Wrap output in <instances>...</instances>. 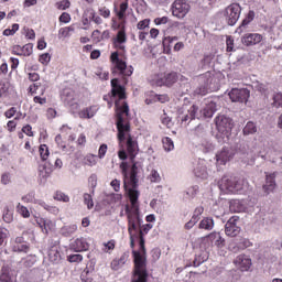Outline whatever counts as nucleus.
Segmentation results:
<instances>
[{
    "label": "nucleus",
    "instance_id": "f257e3e1",
    "mask_svg": "<svg viewBox=\"0 0 282 282\" xmlns=\"http://www.w3.org/2000/svg\"><path fill=\"white\" fill-rule=\"evenodd\" d=\"M116 109H117V131H118V140L119 144H122L124 140H127V151L128 155L130 158V162H133L135 160V155H138V141H134L131 137V123L122 115L124 113L127 117H129V104L127 101H123L122 105L118 101L115 102Z\"/></svg>",
    "mask_w": 282,
    "mask_h": 282
},
{
    "label": "nucleus",
    "instance_id": "f03ea898",
    "mask_svg": "<svg viewBox=\"0 0 282 282\" xmlns=\"http://www.w3.org/2000/svg\"><path fill=\"white\" fill-rule=\"evenodd\" d=\"M135 239L139 240V249L140 251L132 250L133 259H134V274L137 275V280L132 282H147L149 279V273L147 272V248L144 247V237L142 230H139V235L131 234L130 236V248H135Z\"/></svg>",
    "mask_w": 282,
    "mask_h": 282
},
{
    "label": "nucleus",
    "instance_id": "7ed1b4c3",
    "mask_svg": "<svg viewBox=\"0 0 282 282\" xmlns=\"http://www.w3.org/2000/svg\"><path fill=\"white\" fill-rule=\"evenodd\" d=\"M247 184L248 182L245 178L225 175L219 181V188L220 191H225V193L236 194L241 193V191L246 188Z\"/></svg>",
    "mask_w": 282,
    "mask_h": 282
},
{
    "label": "nucleus",
    "instance_id": "20e7f679",
    "mask_svg": "<svg viewBox=\"0 0 282 282\" xmlns=\"http://www.w3.org/2000/svg\"><path fill=\"white\" fill-rule=\"evenodd\" d=\"M215 74L206 72L200 76V85L194 90L195 96H206L216 89Z\"/></svg>",
    "mask_w": 282,
    "mask_h": 282
},
{
    "label": "nucleus",
    "instance_id": "39448f33",
    "mask_svg": "<svg viewBox=\"0 0 282 282\" xmlns=\"http://www.w3.org/2000/svg\"><path fill=\"white\" fill-rule=\"evenodd\" d=\"M225 21L229 25H236L241 17V6L239 3H231L225 9Z\"/></svg>",
    "mask_w": 282,
    "mask_h": 282
},
{
    "label": "nucleus",
    "instance_id": "423d86ee",
    "mask_svg": "<svg viewBox=\"0 0 282 282\" xmlns=\"http://www.w3.org/2000/svg\"><path fill=\"white\" fill-rule=\"evenodd\" d=\"M215 122L218 133H221L223 135H226V138H228V135H230V132L232 131V127H235V124L232 123V119L224 115H219L218 117H216Z\"/></svg>",
    "mask_w": 282,
    "mask_h": 282
},
{
    "label": "nucleus",
    "instance_id": "0eeeda50",
    "mask_svg": "<svg viewBox=\"0 0 282 282\" xmlns=\"http://www.w3.org/2000/svg\"><path fill=\"white\" fill-rule=\"evenodd\" d=\"M110 61L115 64L121 76H131L133 74V66L127 68V62L120 59L118 52H113L110 56Z\"/></svg>",
    "mask_w": 282,
    "mask_h": 282
},
{
    "label": "nucleus",
    "instance_id": "6e6552de",
    "mask_svg": "<svg viewBox=\"0 0 282 282\" xmlns=\"http://www.w3.org/2000/svg\"><path fill=\"white\" fill-rule=\"evenodd\" d=\"M203 243H205L207 248H213L214 246H216V248H224V246H226V239L221 237L220 232L214 231L203 238Z\"/></svg>",
    "mask_w": 282,
    "mask_h": 282
},
{
    "label": "nucleus",
    "instance_id": "1a4fd4ad",
    "mask_svg": "<svg viewBox=\"0 0 282 282\" xmlns=\"http://www.w3.org/2000/svg\"><path fill=\"white\" fill-rule=\"evenodd\" d=\"M55 169H62L63 166V161H61V159H57L55 162L52 161V159H50L45 164L40 165L39 166V173H40V177H43L44 180L46 177H50V175H52V171H54V166Z\"/></svg>",
    "mask_w": 282,
    "mask_h": 282
},
{
    "label": "nucleus",
    "instance_id": "9d476101",
    "mask_svg": "<svg viewBox=\"0 0 282 282\" xmlns=\"http://www.w3.org/2000/svg\"><path fill=\"white\" fill-rule=\"evenodd\" d=\"M231 102H248L250 90L248 88H232L229 91Z\"/></svg>",
    "mask_w": 282,
    "mask_h": 282
},
{
    "label": "nucleus",
    "instance_id": "9b49d317",
    "mask_svg": "<svg viewBox=\"0 0 282 282\" xmlns=\"http://www.w3.org/2000/svg\"><path fill=\"white\" fill-rule=\"evenodd\" d=\"M62 101L67 107L78 109V102H76V93L72 88H65L61 94Z\"/></svg>",
    "mask_w": 282,
    "mask_h": 282
},
{
    "label": "nucleus",
    "instance_id": "f8f14e48",
    "mask_svg": "<svg viewBox=\"0 0 282 282\" xmlns=\"http://www.w3.org/2000/svg\"><path fill=\"white\" fill-rule=\"evenodd\" d=\"M232 158H235V149L225 147L221 149V151H219L216 154V162L217 164H220L224 166L228 164V162H230Z\"/></svg>",
    "mask_w": 282,
    "mask_h": 282
},
{
    "label": "nucleus",
    "instance_id": "ddd939ff",
    "mask_svg": "<svg viewBox=\"0 0 282 282\" xmlns=\"http://www.w3.org/2000/svg\"><path fill=\"white\" fill-rule=\"evenodd\" d=\"M237 221H239L238 216H232L225 225V234L227 237H237L239 232H241V227L237 226Z\"/></svg>",
    "mask_w": 282,
    "mask_h": 282
},
{
    "label": "nucleus",
    "instance_id": "4468645a",
    "mask_svg": "<svg viewBox=\"0 0 282 282\" xmlns=\"http://www.w3.org/2000/svg\"><path fill=\"white\" fill-rule=\"evenodd\" d=\"M263 41V35L259 33H246L241 37L242 45L246 47H252V45H259Z\"/></svg>",
    "mask_w": 282,
    "mask_h": 282
},
{
    "label": "nucleus",
    "instance_id": "2eb2a0df",
    "mask_svg": "<svg viewBox=\"0 0 282 282\" xmlns=\"http://www.w3.org/2000/svg\"><path fill=\"white\" fill-rule=\"evenodd\" d=\"M234 263L241 272H248L250 268H252V259L246 254H240L238 256L235 260Z\"/></svg>",
    "mask_w": 282,
    "mask_h": 282
},
{
    "label": "nucleus",
    "instance_id": "dca6fc26",
    "mask_svg": "<svg viewBox=\"0 0 282 282\" xmlns=\"http://www.w3.org/2000/svg\"><path fill=\"white\" fill-rule=\"evenodd\" d=\"M111 94L115 98L116 96H119V100L127 99V91L124 86L120 85V80L118 78L111 79Z\"/></svg>",
    "mask_w": 282,
    "mask_h": 282
},
{
    "label": "nucleus",
    "instance_id": "f3484780",
    "mask_svg": "<svg viewBox=\"0 0 282 282\" xmlns=\"http://www.w3.org/2000/svg\"><path fill=\"white\" fill-rule=\"evenodd\" d=\"M69 248L74 252H87L89 250V242L85 238H77L69 243Z\"/></svg>",
    "mask_w": 282,
    "mask_h": 282
},
{
    "label": "nucleus",
    "instance_id": "a211bd4d",
    "mask_svg": "<svg viewBox=\"0 0 282 282\" xmlns=\"http://www.w3.org/2000/svg\"><path fill=\"white\" fill-rule=\"evenodd\" d=\"M174 83H177V74L176 73H170L166 75L165 79H155L153 80L152 85H155L156 87H162V85H166L167 87H171Z\"/></svg>",
    "mask_w": 282,
    "mask_h": 282
},
{
    "label": "nucleus",
    "instance_id": "6ab92c4d",
    "mask_svg": "<svg viewBox=\"0 0 282 282\" xmlns=\"http://www.w3.org/2000/svg\"><path fill=\"white\" fill-rule=\"evenodd\" d=\"M131 170H130V184L131 186H133V188H138V182H140V180H138V169L141 167L140 163L135 162V159H133V162Z\"/></svg>",
    "mask_w": 282,
    "mask_h": 282
},
{
    "label": "nucleus",
    "instance_id": "aec40b11",
    "mask_svg": "<svg viewBox=\"0 0 282 282\" xmlns=\"http://www.w3.org/2000/svg\"><path fill=\"white\" fill-rule=\"evenodd\" d=\"M132 188H127V182H124V188L126 191H128V195L131 202V206L132 208H138V199L140 197V192L138 191V187H133V185H131Z\"/></svg>",
    "mask_w": 282,
    "mask_h": 282
},
{
    "label": "nucleus",
    "instance_id": "412c9836",
    "mask_svg": "<svg viewBox=\"0 0 282 282\" xmlns=\"http://www.w3.org/2000/svg\"><path fill=\"white\" fill-rule=\"evenodd\" d=\"M203 214H204V207L203 206L196 207L192 216V219L187 224H185V228H187V230H191V228H193V226H195V224H197V221L202 219Z\"/></svg>",
    "mask_w": 282,
    "mask_h": 282
},
{
    "label": "nucleus",
    "instance_id": "4be33fe9",
    "mask_svg": "<svg viewBox=\"0 0 282 282\" xmlns=\"http://www.w3.org/2000/svg\"><path fill=\"white\" fill-rule=\"evenodd\" d=\"M176 36H169L163 40V52L164 54H171V48L173 47L174 52H177V43L173 44V41H176Z\"/></svg>",
    "mask_w": 282,
    "mask_h": 282
},
{
    "label": "nucleus",
    "instance_id": "5701e85b",
    "mask_svg": "<svg viewBox=\"0 0 282 282\" xmlns=\"http://www.w3.org/2000/svg\"><path fill=\"white\" fill-rule=\"evenodd\" d=\"M135 219H138V216L131 217L128 214V232L131 237V235H140V230H142V228H138V224L135 223Z\"/></svg>",
    "mask_w": 282,
    "mask_h": 282
},
{
    "label": "nucleus",
    "instance_id": "b1692460",
    "mask_svg": "<svg viewBox=\"0 0 282 282\" xmlns=\"http://www.w3.org/2000/svg\"><path fill=\"white\" fill-rule=\"evenodd\" d=\"M1 282H17V276L10 273V267L3 265L0 274Z\"/></svg>",
    "mask_w": 282,
    "mask_h": 282
},
{
    "label": "nucleus",
    "instance_id": "393cba45",
    "mask_svg": "<svg viewBox=\"0 0 282 282\" xmlns=\"http://www.w3.org/2000/svg\"><path fill=\"white\" fill-rule=\"evenodd\" d=\"M177 6V19H184L185 14H188L191 10V4L184 0H178Z\"/></svg>",
    "mask_w": 282,
    "mask_h": 282
},
{
    "label": "nucleus",
    "instance_id": "a878e982",
    "mask_svg": "<svg viewBox=\"0 0 282 282\" xmlns=\"http://www.w3.org/2000/svg\"><path fill=\"white\" fill-rule=\"evenodd\" d=\"M119 32L117 33V37L113 39V43H127V33L124 32V24L121 23L118 25Z\"/></svg>",
    "mask_w": 282,
    "mask_h": 282
},
{
    "label": "nucleus",
    "instance_id": "bb28decb",
    "mask_svg": "<svg viewBox=\"0 0 282 282\" xmlns=\"http://www.w3.org/2000/svg\"><path fill=\"white\" fill-rule=\"evenodd\" d=\"M274 174L267 175L265 185L263 186L265 193H272L274 191L276 183L274 182Z\"/></svg>",
    "mask_w": 282,
    "mask_h": 282
},
{
    "label": "nucleus",
    "instance_id": "cd10ccee",
    "mask_svg": "<svg viewBox=\"0 0 282 282\" xmlns=\"http://www.w3.org/2000/svg\"><path fill=\"white\" fill-rule=\"evenodd\" d=\"M96 111H98V108L96 106H91L89 108H85L79 112L80 118H94L96 116Z\"/></svg>",
    "mask_w": 282,
    "mask_h": 282
},
{
    "label": "nucleus",
    "instance_id": "c85d7f7f",
    "mask_svg": "<svg viewBox=\"0 0 282 282\" xmlns=\"http://www.w3.org/2000/svg\"><path fill=\"white\" fill-rule=\"evenodd\" d=\"M48 260L51 261V263H58V261H61V251H58V249L56 248L50 249Z\"/></svg>",
    "mask_w": 282,
    "mask_h": 282
},
{
    "label": "nucleus",
    "instance_id": "c756f323",
    "mask_svg": "<svg viewBox=\"0 0 282 282\" xmlns=\"http://www.w3.org/2000/svg\"><path fill=\"white\" fill-rule=\"evenodd\" d=\"M243 135H252L257 133V124L252 121H248L242 130Z\"/></svg>",
    "mask_w": 282,
    "mask_h": 282
},
{
    "label": "nucleus",
    "instance_id": "7c9ffc66",
    "mask_svg": "<svg viewBox=\"0 0 282 282\" xmlns=\"http://www.w3.org/2000/svg\"><path fill=\"white\" fill-rule=\"evenodd\" d=\"M199 110V108L195 105H193L189 109H188V115H185L182 118V122H187V120H195V116H197V111Z\"/></svg>",
    "mask_w": 282,
    "mask_h": 282
},
{
    "label": "nucleus",
    "instance_id": "2f4dec72",
    "mask_svg": "<svg viewBox=\"0 0 282 282\" xmlns=\"http://www.w3.org/2000/svg\"><path fill=\"white\" fill-rule=\"evenodd\" d=\"M215 226V221L213 220V218H205L199 223V228H202L203 230H213Z\"/></svg>",
    "mask_w": 282,
    "mask_h": 282
},
{
    "label": "nucleus",
    "instance_id": "473e14b6",
    "mask_svg": "<svg viewBox=\"0 0 282 282\" xmlns=\"http://www.w3.org/2000/svg\"><path fill=\"white\" fill-rule=\"evenodd\" d=\"M194 175L200 177V180H206V177H208V171H206V166L198 165L196 169H194Z\"/></svg>",
    "mask_w": 282,
    "mask_h": 282
},
{
    "label": "nucleus",
    "instance_id": "72a5a7b5",
    "mask_svg": "<svg viewBox=\"0 0 282 282\" xmlns=\"http://www.w3.org/2000/svg\"><path fill=\"white\" fill-rule=\"evenodd\" d=\"M78 227L76 225L66 226L61 229V235H63V237H72V235H74Z\"/></svg>",
    "mask_w": 282,
    "mask_h": 282
},
{
    "label": "nucleus",
    "instance_id": "f704fd0d",
    "mask_svg": "<svg viewBox=\"0 0 282 282\" xmlns=\"http://www.w3.org/2000/svg\"><path fill=\"white\" fill-rule=\"evenodd\" d=\"M229 208L232 213H241V210H243V205L240 200L234 199L230 202Z\"/></svg>",
    "mask_w": 282,
    "mask_h": 282
},
{
    "label": "nucleus",
    "instance_id": "c9c22d12",
    "mask_svg": "<svg viewBox=\"0 0 282 282\" xmlns=\"http://www.w3.org/2000/svg\"><path fill=\"white\" fill-rule=\"evenodd\" d=\"M215 111V104H209L203 109V116L204 118H213Z\"/></svg>",
    "mask_w": 282,
    "mask_h": 282
},
{
    "label": "nucleus",
    "instance_id": "e433bc0d",
    "mask_svg": "<svg viewBox=\"0 0 282 282\" xmlns=\"http://www.w3.org/2000/svg\"><path fill=\"white\" fill-rule=\"evenodd\" d=\"M34 45L32 43L25 44L21 47V53H17L18 56H31Z\"/></svg>",
    "mask_w": 282,
    "mask_h": 282
},
{
    "label": "nucleus",
    "instance_id": "4c0bfd02",
    "mask_svg": "<svg viewBox=\"0 0 282 282\" xmlns=\"http://www.w3.org/2000/svg\"><path fill=\"white\" fill-rule=\"evenodd\" d=\"M129 8V2H122L120 4V10L117 12V17L120 21H122L124 19V14L127 13V10Z\"/></svg>",
    "mask_w": 282,
    "mask_h": 282
},
{
    "label": "nucleus",
    "instance_id": "58836bf2",
    "mask_svg": "<svg viewBox=\"0 0 282 282\" xmlns=\"http://www.w3.org/2000/svg\"><path fill=\"white\" fill-rule=\"evenodd\" d=\"M13 252H29L30 251V243H22V245H13L12 247Z\"/></svg>",
    "mask_w": 282,
    "mask_h": 282
},
{
    "label": "nucleus",
    "instance_id": "ea45409f",
    "mask_svg": "<svg viewBox=\"0 0 282 282\" xmlns=\"http://www.w3.org/2000/svg\"><path fill=\"white\" fill-rule=\"evenodd\" d=\"M40 156L42 162H45L47 158H50V149L47 148V145L45 144L40 145Z\"/></svg>",
    "mask_w": 282,
    "mask_h": 282
},
{
    "label": "nucleus",
    "instance_id": "a19ab883",
    "mask_svg": "<svg viewBox=\"0 0 282 282\" xmlns=\"http://www.w3.org/2000/svg\"><path fill=\"white\" fill-rule=\"evenodd\" d=\"M250 20H247L246 18L242 20L241 24L236 29V34H239V36H241V34H243V32H246V29L248 28V25H250Z\"/></svg>",
    "mask_w": 282,
    "mask_h": 282
},
{
    "label": "nucleus",
    "instance_id": "79ce46f5",
    "mask_svg": "<svg viewBox=\"0 0 282 282\" xmlns=\"http://www.w3.org/2000/svg\"><path fill=\"white\" fill-rule=\"evenodd\" d=\"M163 149H165V151H173V149H175V145L173 144V140H171V138L166 137L163 139Z\"/></svg>",
    "mask_w": 282,
    "mask_h": 282
},
{
    "label": "nucleus",
    "instance_id": "37998d69",
    "mask_svg": "<svg viewBox=\"0 0 282 282\" xmlns=\"http://www.w3.org/2000/svg\"><path fill=\"white\" fill-rule=\"evenodd\" d=\"M84 204H86L88 210H91V208H94V198L91 197V194H84Z\"/></svg>",
    "mask_w": 282,
    "mask_h": 282
},
{
    "label": "nucleus",
    "instance_id": "c03bdc74",
    "mask_svg": "<svg viewBox=\"0 0 282 282\" xmlns=\"http://www.w3.org/2000/svg\"><path fill=\"white\" fill-rule=\"evenodd\" d=\"M226 52H235V39L231 35L226 37Z\"/></svg>",
    "mask_w": 282,
    "mask_h": 282
},
{
    "label": "nucleus",
    "instance_id": "a18cd8bd",
    "mask_svg": "<svg viewBox=\"0 0 282 282\" xmlns=\"http://www.w3.org/2000/svg\"><path fill=\"white\" fill-rule=\"evenodd\" d=\"M252 246V242L248 238H241L238 242V248L240 250H246V248H250Z\"/></svg>",
    "mask_w": 282,
    "mask_h": 282
},
{
    "label": "nucleus",
    "instance_id": "49530a36",
    "mask_svg": "<svg viewBox=\"0 0 282 282\" xmlns=\"http://www.w3.org/2000/svg\"><path fill=\"white\" fill-rule=\"evenodd\" d=\"M149 180L150 182H154V183H160L162 177L160 176V173H158L156 170H152L150 175H149Z\"/></svg>",
    "mask_w": 282,
    "mask_h": 282
},
{
    "label": "nucleus",
    "instance_id": "de8ad7c7",
    "mask_svg": "<svg viewBox=\"0 0 282 282\" xmlns=\"http://www.w3.org/2000/svg\"><path fill=\"white\" fill-rule=\"evenodd\" d=\"M273 107H276V109H279V107L282 108V93L273 95Z\"/></svg>",
    "mask_w": 282,
    "mask_h": 282
},
{
    "label": "nucleus",
    "instance_id": "09e8293b",
    "mask_svg": "<svg viewBox=\"0 0 282 282\" xmlns=\"http://www.w3.org/2000/svg\"><path fill=\"white\" fill-rule=\"evenodd\" d=\"M88 19H91L97 25H100L102 23V19L100 17H96V12L94 10H88Z\"/></svg>",
    "mask_w": 282,
    "mask_h": 282
},
{
    "label": "nucleus",
    "instance_id": "8fccbe9b",
    "mask_svg": "<svg viewBox=\"0 0 282 282\" xmlns=\"http://www.w3.org/2000/svg\"><path fill=\"white\" fill-rule=\"evenodd\" d=\"M130 217H137L135 224L139 228H142V219L140 218V210L138 208L134 209L133 214H128Z\"/></svg>",
    "mask_w": 282,
    "mask_h": 282
},
{
    "label": "nucleus",
    "instance_id": "3c124183",
    "mask_svg": "<svg viewBox=\"0 0 282 282\" xmlns=\"http://www.w3.org/2000/svg\"><path fill=\"white\" fill-rule=\"evenodd\" d=\"M67 260L70 263H80V261H83V254H80V253L70 254V256H68Z\"/></svg>",
    "mask_w": 282,
    "mask_h": 282
},
{
    "label": "nucleus",
    "instance_id": "603ef678",
    "mask_svg": "<svg viewBox=\"0 0 282 282\" xmlns=\"http://www.w3.org/2000/svg\"><path fill=\"white\" fill-rule=\"evenodd\" d=\"M54 199H57V202H69V196L65 195L63 192H57L54 196Z\"/></svg>",
    "mask_w": 282,
    "mask_h": 282
},
{
    "label": "nucleus",
    "instance_id": "864d4df0",
    "mask_svg": "<svg viewBox=\"0 0 282 282\" xmlns=\"http://www.w3.org/2000/svg\"><path fill=\"white\" fill-rule=\"evenodd\" d=\"M56 6L57 10H67V8L72 6V3L69 2V0H62L61 2H57Z\"/></svg>",
    "mask_w": 282,
    "mask_h": 282
},
{
    "label": "nucleus",
    "instance_id": "5fc2aeb1",
    "mask_svg": "<svg viewBox=\"0 0 282 282\" xmlns=\"http://www.w3.org/2000/svg\"><path fill=\"white\" fill-rule=\"evenodd\" d=\"M51 58L52 57L50 56V53H44V54L40 55L39 61H40V63H42V65H47L50 63Z\"/></svg>",
    "mask_w": 282,
    "mask_h": 282
},
{
    "label": "nucleus",
    "instance_id": "6e6d98bb",
    "mask_svg": "<svg viewBox=\"0 0 282 282\" xmlns=\"http://www.w3.org/2000/svg\"><path fill=\"white\" fill-rule=\"evenodd\" d=\"M208 259V256H198L194 259V268H197L199 265H202V263H204V261H206Z\"/></svg>",
    "mask_w": 282,
    "mask_h": 282
},
{
    "label": "nucleus",
    "instance_id": "4d7b16f0",
    "mask_svg": "<svg viewBox=\"0 0 282 282\" xmlns=\"http://www.w3.org/2000/svg\"><path fill=\"white\" fill-rule=\"evenodd\" d=\"M198 192H199V186L194 185L187 189V195L188 197H195V195H197Z\"/></svg>",
    "mask_w": 282,
    "mask_h": 282
},
{
    "label": "nucleus",
    "instance_id": "13d9d810",
    "mask_svg": "<svg viewBox=\"0 0 282 282\" xmlns=\"http://www.w3.org/2000/svg\"><path fill=\"white\" fill-rule=\"evenodd\" d=\"M149 23H151V20L149 19L142 20L137 24V28L138 30H144L145 28H149Z\"/></svg>",
    "mask_w": 282,
    "mask_h": 282
},
{
    "label": "nucleus",
    "instance_id": "bf43d9fd",
    "mask_svg": "<svg viewBox=\"0 0 282 282\" xmlns=\"http://www.w3.org/2000/svg\"><path fill=\"white\" fill-rule=\"evenodd\" d=\"M69 21H72V17L69 15V13L64 12L61 14V17H59L61 23H69Z\"/></svg>",
    "mask_w": 282,
    "mask_h": 282
},
{
    "label": "nucleus",
    "instance_id": "052dcab7",
    "mask_svg": "<svg viewBox=\"0 0 282 282\" xmlns=\"http://www.w3.org/2000/svg\"><path fill=\"white\" fill-rule=\"evenodd\" d=\"M18 209L21 213L22 217H30V210H28L26 207L21 206V204H18Z\"/></svg>",
    "mask_w": 282,
    "mask_h": 282
},
{
    "label": "nucleus",
    "instance_id": "680f3d73",
    "mask_svg": "<svg viewBox=\"0 0 282 282\" xmlns=\"http://www.w3.org/2000/svg\"><path fill=\"white\" fill-rule=\"evenodd\" d=\"M34 263H36V259L32 258V257H29L24 261V267L25 268H32V265H34Z\"/></svg>",
    "mask_w": 282,
    "mask_h": 282
},
{
    "label": "nucleus",
    "instance_id": "e2e57ef3",
    "mask_svg": "<svg viewBox=\"0 0 282 282\" xmlns=\"http://www.w3.org/2000/svg\"><path fill=\"white\" fill-rule=\"evenodd\" d=\"M22 132L31 138H32V135H34V132H32V126H30V124H26L25 127H23Z\"/></svg>",
    "mask_w": 282,
    "mask_h": 282
},
{
    "label": "nucleus",
    "instance_id": "0e129e2a",
    "mask_svg": "<svg viewBox=\"0 0 282 282\" xmlns=\"http://www.w3.org/2000/svg\"><path fill=\"white\" fill-rule=\"evenodd\" d=\"M169 21L167 17H163V18H156L154 20L155 25H164L166 24V22Z\"/></svg>",
    "mask_w": 282,
    "mask_h": 282
},
{
    "label": "nucleus",
    "instance_id": "69168bd1",
    "mask_svg": "<svg viewBox=\"0 0 282 282\" xmlns=\"http://www.w3.org/2000/svg\"><path fill=\"white\" fill-rule=\"evenodd\" d=\"M107 153V144H101L100 148H99V158L100 160H102V158H105Z\"/></svg>",
    "mask_w": 282,
    "mask_h": 282
},
{
    "label": "nucleus",
    "instance_id": "338daca9",
    "mask_svg": "<svg viewBox=\"0 0 282 282\" xmlns=\"http://www.w3.org/2000/svg\"><path fill=\"white\" fill-rule=\"evenodd\" d=\"M110 185L112 186L113 191H116V193H118V191H120V181L119 180L111 181Z\"/></svg>",
    "mask_w": 282,
    "mask_h": 282
},
{
    "label": "nucleus",
    "instance_id": "774afa93",
    "mask_svg": "<svg viewBox=\"0 0 282 282\" xmlns=\"http://www.w3.org/2000/svg\"><path fill=\"white\" fill-rule=\"evenodd\" d=\"M1 182L4 185L10 184V173H3L1 176Z\"/></svg>",
    "mask_w": 282,
    "mask_h": 282
}]
</instances>
